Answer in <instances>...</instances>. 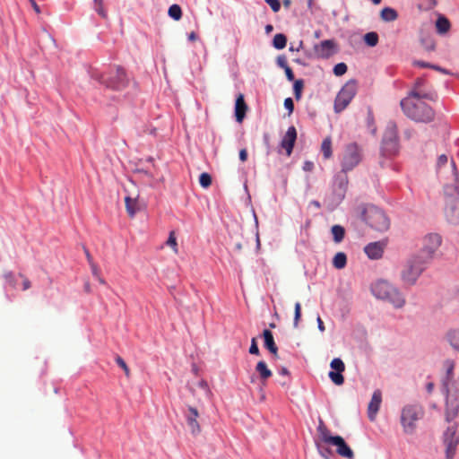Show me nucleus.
<instances>
[{
	"label": "nucleus",
	"mask_w": 459,
	"mask_h": 459,
	"mask_svg": "<svg viewBox=\"0 0 459 459\" xmlns=\"http://www.w3.org/2000/svg\"><path fill=\"white\" fill-rule=\"evenodd\" d=\"M424 100L414 98H403L400 105L403 112L408 118L418 123H429L434 119L435 112Z\"/></svg>",
	"instance_id": "1"
},
{
	"label": "nucleus",
	"mask_w": 459,
	"mask_h": 459,
	"mask_svg": "<svg viewBox=\"0 0 459 459\" xmlns=\"http://www.w3.org/2000/svg\"><path fill=\"white\" fill-rule=\"evenodd\" d=\"M91 79L111 90L120 91L127 86L128 80L125 70L120 66L110 67L107 72L100 73L94 70L91 74Z\"/></svg>",
	"instance_id": "2"
},
{
	"label": "nucleus",
	"mask_w": 459,
	"mask_h": 459,
	"mask_svg": "<svg viewBox=\"0 0 459 459\" xmlns=\"http://www.w3.org/2000/svg\"><path fill=\"white\" fill-rule=\"evenodd\" d=\"M317 432L320 440L336 447V453L344 458L354 459V453L341 436H333L322 420H319Z\"/></svg>",
	"instance_id": "3"
},
{
	"label": "nucleus",
	"mask_w": 459,
	"mask_h": 459,
	"mask_svg": "<svg viewBox=\"0 0 459 459\" xmlns=\"http://www.w3.org/2000/svg\"><path fill=\"white\" fill-rule=\"evenodd\" d=\"M371 290L376 298L390 302L396 308H401L405 304L403 295L386 281H377Z\"/></svg>",
	"instance_id": "4"
},
{
	"label": "nucleus",
	"mask_w": 459,
	"mask_h": 459,
	"mask_svg": "<svg viewBox=\"0 0 459 459\" xmlns=\"http://www.w3.org/2000/svg\"><path fill=\"white\" fill-rule=\"evenodd\" d=\"M424 411L420 405H405L401 411V424L405 434L411 435L415 432L417 422L422 418Z\"/></svg>",
	"instance_id": "5"
},
{
	"label": "nucleus",
	"mask_w": 459,
	"mask_h": 459,
	"mask_svg": "<svg viewBox=\"0 0 459 459\" xmlns=\"http://www.w3.org/2000/svg\"><path fill=\"white\" fill-rule=\"evenodd\" d=\"M429 262L415 255L408 259L404 268L402 271L403 281L409 285H413L422 272L425 270Z\"/></svg>",
	"instance_id": "6"
},
{
	"label": "nucleus",
	"mask_w": 459,
	"mask_h": 459,
	"mask_svg": "<svg viewBox=\"0 0 459 459\" xmlns=\"http://www.w3.org/2000/svg\"><path fill=\"white\" fill-rule=\"evenodd\" d=\"M363 219L376 230L385 231L389 228V220L385 212L374 205H368L364 209Z\"/></svg>",
	"instance_id": "7"
},
{
	"label": "nucleus",
	"mask_w": 459,
	"mask_h": 459,
	"mask_svg": "<svg viewBox=\"0 0 459 459\" xmlns=\"http://www.w3.org/2000/svg\"><path fill=\"white\" fill-rule=\"evenodd\" d=\"M362 160V149L356 143H351L344 148L341 167L342 172L351 171Z\"/></svg>",
	"instance_id": "8"
},
{
	"label": "nucleus",
	"mask_w": 459,
	"mask_h": 459,
	"mask_svg": "<svg viewBox=\"0 0 459 459\" xmlns=\"http://www.w3.org/2000/svg\"><path fill=\"white\" fill-rule=\"evenodd\" d=\"M405 98L420 99L430 101H436L437 100V94L433 87L428 83V82L420 77L417 78L413 82L411 89L408 92Z\"/></svg>",
	"instance_id": "9"
},
{
	"label": "nucleus",
	"mask_w": 459,
	"mask_h": 459,
	"mask_svg": "<svg viewBox=\"0 0 459 459\" xmlns=\"http://www.w3.org/2000/svg\"><path fill=\"white\" fill-rule=\"evenodd\" d=\"M445 389L446 392V419L450 421L459 413V382H453L451 386L446 383Z\"/></svg>",
	"instance_id": "10"
},
{
	"label": "nucleus",
	"mask_w": 459,
	"mask_h": 459,
	"mask_svg": "<svg viewBox=\"0 0 459 459\" xmlns=\"http://www.w3.org/2000/svg\"><path fill=\"white\" fill-rule=\"evenodd\" d=\"M357 93V82L354 80L347 82L334 100V111L340 113L351 103Z\"/></svg>",
	"instance_id": "11"
},
{
	"label": "nucleus",
	"mask_w": 459,
	"mask_h": 459,
	"mask_svg": "<svg viewBox=\"0 0 459 459\" xmlns=\"http://www.w3.org/2000/svg\"><path fill=\"white\" fill-rule=\"evenodd\" d=\"M442 242L441 237L437 233H429L422 238V246L417 254L427 262H430Z\"/></svg>",
	"instance_id": "12"
},
{
	"label": "nucleus",
	"mask_w": 459,
	"mask_h": 459,
	"mask_svg": "<svg viewBox=\"0 0 459 459\" xmlns=\"http://www.w3.org/2000/svg\"><path fill=\"white\" fill-rule=\"evenodd\" d=\"M397 131L395 126H388L385 132L381 152L384 156L391 157L398 152Z\"/></svg>",
	"instance_id": "13"
},
{
	"label": "nucleus",
	"mask_w": 459,
	"mask_h": 459,
	"mask_svg": "<svg viewBox=\"0 0 459 459\" xmlns=\"http://www.w3.org/2000/svg\"><path fill=\"white\" fill-rule=\"evenodd\" d=\"M444 444L446 446V458L452 459L455 455L456 447L459 444V433L457 432L456 425L446 429L444 433Z\"/></svg>",
	"instance_id": "14"
},
{
	"label": "nucleus",
	"mask_w": 459,
	"mask_h": 459,
	"mask_svg": "<svg viewBox=\"0 0 459 459\" xmlns=\"http://www.w3.org/2000/svg\"><path fill=\"white\" fill-rule=\"evenodd\" d=\"M199 416L197 409L194 406L187 405L186 409L184 411V417L186 425L193 436H197L202 431L201 426L198 422Z\"/></svg>",
	"instance_id": "15"
},
{
	"label": "nucleus",
	"mask_w": 459,
	"mask_h": 459,
	"mask_svg": "<svg viewBox=\"0 0 459 459\" xmlns=\"http://www.w3.org/2000/svg\"><path fill=\"white\" fill-rule=\"evenodd\" d=\"M330 366L333 369L328 374L330 379L337 385H342L344 382V377L342 373L345 370V365L343 361L339 358H335L331 361Z\"/></svg>",
	"instance_id": "16"
},
{
	"label": "nucleus",
	"mask_w": 459,
	"mask_h": 459,
	"mask_svg": "<svg viewBox=\"0 0 459 459\" xmlns=\"http://www.w3.org/2000/svg\"><path fill=\"white\" fill-rule=\"evenodd\" d=\"M297 140V130L292 126H290L281 141V147L286 151L287 156H290L293 151L295 142Z\"/></svg>",
	"instance_id": "17"
},
{
	"label": "nucleus",
	"mask_w": 459,
	"mask_h": 459,
	"mask_svg": "<svg viewBox=\"0 0 459 459\" xmlns=\"http://www.w3.org/2000/svg\"><path fill=\"white\" fill-rule=\"evenodd\" d=\"M335 47L333 39L323 40L315 46V52L319 57L328 58L334 53Z\"/></svg>",
	"instance_id": "18"
},
{
	"label": "nucleus",
	"mask_w": 459,
	"mask_h": 459,
	"mask_svg": "<svg viewBox=\"0 0 459 459\" xmlns=\"http://www.w3.org/2000/svg\"><path fill=\"white\" fill-rule=\"evenodd\" d=\"M385 247L384 241L371 242L364 247V252L369 259H379L384 254Z\"/></svg>",
	"instance_id": "19"
},
{
	"label": "nucleus",
	"mask_w": 459,
	"mask_h": 459,
	"mask_svg": "<svg viewBox=\"0 0 459 459\" xmlns=\"http://www.w3.org/2000/svg\"><path fill=\"white\" fill-rule=\"evenodd\" d=\"M382 403V393L380 390H375L372 398L368 406V419L373 421L379 411Z\"/></svg>",
	"instance_id": "20"
},
{
	"label": "nucleus",
	"mask_w": 459,
	"mask_h": 459,
	"mask_svg": "<svg viewBox=\"0 0 459 459\" xmlns=\"http://www.w3.org/2000/svg\"><path fill=\"white\" fill-rule=\"evenodd\" d=\"M445 215L449 223L459 224V202L452 201L447 204Z\"/></svg>",
	"instance_id": "21"
},
{
	"label": "nucleus",
	"mask_w": 459,
	"mask_h": 459,
	"mask_svg": "<svg viewBox=\"0 0 459 459\" xmlns=\"http://www.w3.org/2000/svg\"><path fill=\"white\" fill-rule=\"evenodd\" d=\"M247 110V106L245 102L243 94H239L236 99L235 103V116L238 122H242L246 112Z\"/></svg>",
	"instance_id": "22"
},
{
	"label": "nucleus",
	"mask_w": 459,
	"mask_h": 459,
	"mask_svg": "<svg viewBox=\"0 0 459 459\" xmlns=\"http://www.w3.org/2000/svg\"><path fill=\"white\" fill-rule=\"evenodd\" d=\"M452 175L455 181L454 186H446L445 193L449 196H459V182L457 181L458 172L454 160L451 161Z\"/></svg>",
	"instance_id": "23"
},
{
	"label": "nucleus",
	"mask_w": 459,
	"mask_h": 459,
	"mask_svg": "<svg viewBox=\"0 0 459 459\" xmlns=\"http://www.w3.org/2000/svg\"><path fill=\"white\" fill-rule=\"evenodd\" d=\"M255 371L259 376L262 385H265L267 380L273 375L271 369L268 368L266 363L264 360H260L257 362L255 366Z\"/></svg>",
	"instance_id": "24"
},
{
	"label": "nucleus",
	"mask_w": 459,
	"mask_h": 459,
	"mask_svg": "<svg viewBox=\"0 0 459 459\" xmlns=\"http://www.w3.org/2000/svg\"><path fill=\"white\" fill-rule=\"evenodd\" d=\"M263 336H264V347L274 356V357H277L278 356V347L277 345L275 344V342H274V339H273V333L268 330V329H265L264 330L263 332Z\"/></svg>",
	"instance_id": "25"
},
{
	"label": "nucleus",
	"mask_w": 459,
	"mask_h": 459,
	"mask_svg": "<svg viewBox=\"0 0 459 459\" xmlns=\"http://www.w3.org/2000/svg\"><path fill=\"white\" fill-rule=\"evenodd\" d=\"M125 204L126 212L131 218H133L141 209L137 197H131L126 195L125 197Z\"/></svg>",
	"instance_id": "26"
},
{
	"label": "nucleus",
	"mask_w": 459,
	"mask_h": 459,
	"mask_svg": "<svg viewBox=\"0 0 459 459\" xmlns=\"http://www.w3.org/2000/svg\"><path fill=\"white\" fill-rule=\"evenodd\" d=\"M446 339L451 347L459 352V328L450 329L446 334Z\"/></svg>",
	"instance_id": "27"
},
{
	"label": "nucleus",
	"mask_w": 459,
	"mask_h": 459,
	"mask_svg": "<svg viewBox=\"0 0 459 459\" xmlns=\"http://www.w3.org/2000/svg\"><path fill=\"white\" fill-rule=\"evenodd\" d=\"M348 177L347 172H342V170L334 178V186L343 194L348 186Z\"/></svg>",
	"instance_id": "28"
},
{
	"label": "nucleus",
	"mask_w": 459,
	"mask_h": 459,
	"mask_svg": "<svg viewBox=\"0 0 459 459\" xmlns=\"http://www.w3.org/2000/svg\"><path fill=\"white\" fill-rule=\"evenodd\" d=\"M332 145L333 144L331 136H326L321 143V152L323 153L325 160H329L333 157Z\"/></svg>",
	"instance_id": "29"
},
{
	"label": "nucleus",
	"mask_w": 459,
	"mask_h": 459,
	"mask_svg": "<svg viewBox=\"0 0 459 459\" xmlns=\"http://www.w3.org/2000/svg\"><path fill=\"white\" fill-rule=\"evenodd\" d=\"M380 18L386 22H394L398 18V13L394 8L385 7L380 12Z\"/></svg>",
	"instance_id": "30"
},
{
	"label": "nucleus",
	"mask_w": 459,
	"mask_h": 459,
	"mask_svg": "<svg viewBox=\"0 0 459 459\" xmlns=\"http://www.w3.org/2000/svg\"><path fill=\"white\" fill-rule=\"evenodd\" d=\"M451 24L449 20L444 15H439L436 22V28L438 33L444 34L450 30Z\"/></svg>",
	"instance_id": "31"
},
{
	"label": "nucleus",
	"mask_w": 459,
	"mask_h": 459,
	"mask_svg": "<svg viewBox=\"0 0 459 459\" xmlns=\"http://www.w3.org/2000/svg\"><path fill=\"white\" fill-rule=\"evenodd\" d=\"M347 264V256L343 252H338L333 258V265L340 270L343 269Z\"/></svg>",
	"instance_id": "32"
},
{
	"label": "nucleus",
	"mask_w": 459,
	"mask_h": 459,
	"mask_svg": "<svg viewBox=\"0 0 459 459\" xmlns=\"http://www.w3.org/2000/svg\"><path fill=\"white\" fill-rule=\"evenodd\" d=\"M333 240L336 243H340L344 238L345 230L344 228L340 225H333L331 229Z\"/></svg>",
	"instance_id": "33"
},
{
	"label": "nucleus",
	"mask_w": 459,
	"mask_h": 459,
	"mask_svg": "<svg viewBox=\"0 0 459 459\" xmlns=\"http://www.w3.org/2000/svg\"><path fill=\"white\" fill-rule=\"evenodd\" d=\"M287 38L284 34L278 33L273 37V45L276 49H282L286 47Z\"/></svg>",
	"instance_id": "34"
},
{
	"label": "nucleus",
	"mask_w": 459,
	"mask_h": 459,
	"mask_svg": "<svg viewBox=\"0 0 459 459\" xmlns=\"http://www.w3.org/2000/svg\"><path fill=\"white\" fill-rule=\"evenodd\" d=\"M168 13L169 17L174 19L175 21H179L182 17V10L178 4H172L169 6Z\"/></svg>",
	"instance_id": "35"
},
{
	"label": "nucleus",
	"mask_w": 459,
	"mask_h": 459,
	"mask_svg": "<svg viewBox=\"0 0 459 459\" xmlns=\"http://www.w3.org/2000/svg\"><path fill=\"white\" fill-rule=\"evenodd\" d=\"M365 43L369 47H375L378 43V35L377 32H368L364 36Z\"/></svg>",
	"instance_id": "36"
},
{
	"label": "nucleus",
	"mask_w": 459,
	"mask_h": 459,
	"mask_svg": "<svg viewBox=\"0 0 459 459\" xmlns=\"http://www.w3.org/2000/svg\"><path fill=\"white\" fill-rule=\"evenodd\" d=\"M200 186L208 188L212 185V177L209 173L204 172L199 177Z\"/></svg>",
	"instance_id": "37"
},
{
	"label": "nucleus",
	"mask_w": 459,
	"mask_h": 459,
	"mask_svg": "<svg viewBox=\"0 0 459 459\" xmlns=\"http://www.w3.org/2000/svg\"><path fill=\"white\" fill-rule=\"evenodd\" d=\"M446 367H447V370H446L447 376H446V379L444 381V385L447 383L451 386L453 382H457L456 380H453L452 377H451L452 371H453L454 367H455V363L452 360H447L446 362Z\"/></svg>",
	"instance_id": "38"
},
{
	"label": "nucleus",
	"mask_w": 459,
	"mask_h": 459,
	"mask_svg": "<svg viewBox=\"0 0 459 459\" xmlns=\"http://www.w3.org/2000/svg\"><path fill=\"white\" fill-rule=\"evenodd\" d=\"M304 87V82L302 80H297L294 82L293 90H294V95L297 100H299L301 97V92Z\"/></svg>",
	"instance_id": "39"
},
{
	"label": "nucleus",
	"mask_w": 459,
	"mask_h": 459,
	"mask_svg": "<svg viewBox=\"0 0 459 459\" xmlns=\"http://www.w3.org/2000/svg\"><path fill=\"white\" fill-rule=\"evenodd\" d=\"M300 317H301V305L299 302H297L295 304V307H294V321H293L294 327H298Z\"/></svg>",
	"instance_id": "40"
},
{
	"label": "nucleus",
	"mask_w": 459,
	"mask_h": 459,
	"mask_svg": "<svg viewBox=\"0 0 459 459\" xmlns=\"http://www.w3.org/2000/svg\"><path fill=\"white\" fill-rule=\"evenodd\" d=\"M347 72V65L344 63H339L333 67V74L336 76L343 75Z\"/></svg>",
	"instance_id": "41"
},
{
	"label": "nucleus",
	"mask_w": 459,
	"mask_h": 459,
	"mask_svg": "<svg viewBox=\"0 0 459 459\" xmlns=\"http://www.w3.org/2000/svg\"><path fill=\"white\" fill-rule=\"evenodd\" d=\"M95 11L103 18L107 17V13L103 6V0H94Z\"/></svg>",
	"instance_id": "42"
},
{
	"label": "nucleus",
	"mask_w": 459,
	"mask_h": 459,
	"mask_svg": "<svg viewBox=\"0 0 459 459\" xmlns=\"http://www.w3.org/2000/svg\"><path fill=\"white\" fill-rule=\"evenodd\" d=\"M116 362L124 370L125 375L126 376V377H130V369L127 367V365L125 362V360L121 357L117 356L116 358Z\"/></svg>",
	"instance_id": "43"
},
{
	"label": "nucleus",
	"mask_w": 459,
	"mask_h": 459,
	"mask_svg": "<svg viewBox=\"0 0 459 459\" xmlns=\"http://www.w3.org/2000/svg\"><path fill=\"white\" fill-rule=\"evenodd\" d=\"M167 245L171 247L175 253H178V243L174 232H170L167 240Z\"/></svg>",
	"instance_id": "44"
},
{
	"label": "nucleus",
	"mask_w": 459,
	"mask_h": 459,
	"mask_svg": "<svg viewBox=\"0 0 459 459\" xmlns=\"http://www.w3.org/2000/svg\"><path fill=\"white\" fill-rule=\"evenodd\" d=\"M265 3L271 7L273 13H278L281 9V3L279 0H265Z\"/></svg>",
	"instance_id": "45"
},
{
	"label": "nucleus",
	"mask_w": 459,
	"mask_h": 459,
	"mask_svg": "<svg viewBox=\"0 0 459 459\" xmlns=\"http://www.w3.org/2000/svg\"><path fill=\"white\" fill-rule=\"evenodd\" d=\"M282 68L285 71L287 79L290 82L294 81V74L292 72V69L288 65H282Z\"/></svg>",
	"instance_id": "46"
},
{
	"label": "nucleus",
	"mask_w": 459,
	"mask_h": 459,
	"mask_svg": "<svg viewBox=\"0 0 459 459\" xmlns=\"http://www.w3.org/2000/svg\"><path fill=\"white\" fill-rule=\"evenodd\" d=\"M249 352L251 354L259 355V349H258L255 338H252V340H251Z\"/></svg>",
	"instance_id": "47"
},
{
	"label": "nucleus",
	"mask_w": 459,
	"mask_h": 459,
	"mask_svg": "<svg viewBox=\"0 0 459 459\" xmlns=\"http://www.w3.org/2000/svg\"><path fill=\"white\" fill-rule=\"evenodd\" d=\"M284 107L288 109L289 115H290L294 110V103L291 98H287L284 100Z\"/></svg>",
	"instance_id": "48"
},
{
	"label": "nucleus",
	"mask_w": 459,
	"mask_h": 459,
	"mask_svg": "<svg viewBox=\"0 0 459 459\" xmlns=\"http://www.w3.org/2000/svg\"><path fill=\"white\" fill-rule=\"evenodd\" d=\"M447 161H448L447 156L445 154H441L437 160V168L440 169L442 166H445L447 164Z\"/></svg>",
	"instance_id": "49"
},
{
	"label": "nucleus",
	"mask_w": 459,
	"mask_h": 459,
	"mask_svg": "<svg viewBox=\"0 0 459 459\" xmlns=\"http://www.w3.org/2000/svg\"><path fill=\"white\" fill-rule=\"evenodd\" d=\"M198 386H199L200 388H202V389L204 391V393H205L206 394H210V389H209L208 384H207V382H206L205 380H203V379H202V380H200V381L198 382Z\"/></svg>",
	"instance_id": "50"
},
{
	"label": "nucleus",
	"mask_w": 459,
	"mask_h": 459,
	"mask_svg": "<svg viewBox=\"0 0 459 459\" xmlns=\"http://www.w3.org/2000/svg\"><path fill=\"white\" fill-rule=\"evenodd\" d=\"M30 6L36 13L39 14L42 13L40 6L34 0H30Z\"/></svg>",
	"instance_id": "51"
},
{
	"label": "nucleus",
	"mask_w": 459,
	"mask_h": 459,
	"mask_svg": "<svg viewBox=\"0 0 459 459\" xmlns=\"http://www.w3.org/2000/svg\"><path fill=\"white\" fill-rule=\"evenodd\" d=\"M413 65L422 68H429L431 66V64L423 61H414Z\"/></svg>",
	"instance_id": "52"
},
{
	"label": "nucleus",
	"mask_w": 459,
	"mask_h": 459,
	"mask_svg": "<svg viewBox=\"0 0 459 459\" xmlns=\"http://www.w3.org/2000/svg\"><path fill=\"white\" fill-rule=\"evenodd\" d=\"M239 159L242 162H245L247 159V152L246 149H241L239 151Z\"/></svg>",
	"instance_id": "53"
},
{
	"label": "nucleus",
	"mask_w": 459,
	"mask_h": 459,
	"mask_svg": "<svg viewBox=\"0 0 459 459\" xmlns=\"http://www.w3.org/2000/svg\"><path fill=\"white\" fill-rule=\"evenodd\" d=\"M90 265H91V268L92 274H93L95 277H99L100 274V269H99V267L97 266V264L94 263V264H90Z\"/></svg>",
	"instance_id": "54"
},
{
	"label": "nucleus",
	"mask_w": 459,
	"mask_h": 459,
	"mask_svg": "<svg viewBox=\"0 0 459 459\" xmlns=\"http://www.w3.org/2000/svg\"><path fill=\"white\" fill-rule=\"evenodd\" d=\"M314 168V164L311 161H306L303 166V169L306 171H311Z\"/></svg>",
	"instance_id": "55"
},
{
	"label": "nucleus",
	"mask_w": 459,
	"mask_h": 459,
	"mask_svg": "<svg viewBox=\"0 0 459 459\" xmlns=\"http://www.w3.org/2000/svg\"><path fill=\"white\" fill-rule=\"evenodd\" d=\"M84 252H85V255H86V258H87V261L90 264H94L93 262V258L92 256L91 255L90 252L88 249L84 248Z\"/></svg>",
	"instance_id": "56"
},
{
	"label": "nucleus",
	"mask_w": 459,
	"mask_h": 459,
	"mask_svg": "<svg viewBox=\"0 0 459 459\" xmlns=\"http://www.w3.org/2000/svg\"><path fill=\"white\" fill-rule=\"evenodd\" d=\"M316 321H317V325H318V329H319L321 332H324V331H325V325H324V323H323V321H322L321 317H320V316H317Z\"/></svg>",
	"instance_id": "57"
},
{
	"label": "nucleus",
	"mask_w": 459,
	"mask_h": 459,
	"mask_svg": "<svg viewBox=\"0 0 459 459\" xmlns=\"http://www.w3.org/2000/svg\"><path fill=\"white\" fill-rule=\"evenodd\" d=\"M197 38H198V37H197L196 33H195V32H194V31H192V32H190V33L188 34V39H189L190 41H195V40L197 39Z\"/></svg>",
	"instance_id": "58"
},
{
	"label": "nucleus",
	"mask_w": 459,
	"mask_h": 459,
	"mask_svg": "<svg viewBox=\"0 0 459 459\" xmlns=\"http://www.w3.org/2000/svg\"><path fill=\"white\" fill-rule=\"evenodd\" d=\"M437 4V0H429V7L428 9H432L436 7Z\"/></svg>",
	"instance_id": "59"
},
{
	"label": "nucleus",
	"mask_w": 459,
	"mask_h": 459,
	"mask_svg": "<svg viewBox=\"0 0 459 459\" xmlns=\"http://www.w3.org/2000/svg\"><path fill=\"white\" fill-rule=\"evenodd\" d=\"M429 68L437 70V71H439V72H442L444 74H447V72L445 69H443V68H441V67H439L437 65H431V66Z\"/></svg>",
	"instance_id": "60"
},
{
	"label": "nucleus",
	"mask_w": 459,
	"mask_h": 459,
	"mask_svg": "<svg viewBox=\"0 0 459 459\" xmlns=\"http://www.w3.org/2000/svg\"><path fill=\"white\" fill-rule=\"evenodd\" d=\"M280 374L282 376H289L290 372L286 368L283 367L280 369Z\"/></svg>",
	"instance_id": "61"
},
{
	"label": "nucleus",
	"mask_w": 459,
	"mask_h": 459,
	"mask_svg": "<svg viewBox=\"0 0 459 459\" xmlns=\"http://www.w3.org/2000/svg\"><path fill=\"white\" fill-rule=\"evenodd\" d=\"M426 387H427L428 393L430 394L433 391L434 384L433 383H429Z\"/></svg>",
	"instance_id": "62"
},
{
	"label": "nucleus",
	"mask_w": 459,
	"mask_h": 459,
	"mask_svg": "<svg viewBox=\"0 0 459 459\" xmlns=\"http://www.w3.org/2000/svg\"><path fill=\"white\" fill-rule=\"evenodd\" d=\"M282 3L285 8H289L291 4V0H282Z\"/></svg>",
	"instance_id": "63"
},
{
	"label": "nucleus",
	"mask_w": 459,
	"mask_h": 459,
	"mask_svg": "<svg viewBox=\"0 0 459 459\" xmlns=\"http://www.w3.org/2000/svg\"><path fill=\"white\" fill-rule=\"evenodd\" d=\"M273 25H271V24H267V25L265 26V31H266V33H270V32H272V31H273Z\"/></svg>",
	"instance_id": "64"
}]
</instances>
